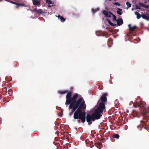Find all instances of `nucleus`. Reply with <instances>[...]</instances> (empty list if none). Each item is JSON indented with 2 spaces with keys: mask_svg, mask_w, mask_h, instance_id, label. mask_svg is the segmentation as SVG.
Masks as SVG:
<instances>
[{
  "mask_svg": "<svg viewBox=\"0 0 149 149\" xmlns=\"http://www.w3.org/2000/svg\"><path fill=\"white\" fill-rule=\"evenodd\" d=\"M107 21H108V23L110 25L112 26H114L115 25L113 23L111 22V21H110V20H108Z\"/></svg>",
  "mask_w": 149,
  "mask_h": 149,
  "instance_id": "9b49d317",
  "label": "nucleus"
},
{
  "mask_svg": "<svg viewBox=\"0 0 149 149\" xmlns=\"http://www.w3.org/2000/svg\"><path fill=\"white\" fill-rule=\"evenodd\" d=\"M99 10V8H97L95 10L94 9H92V10L93 12L95 13V12H96V11H98Z\"/></svg>",
  "mask_w": 149,
  "mask_h": 149,
  "instance_id": "2eb2a0df",
  "label": "nucleus"
},
{
  "mask_svg": "<svg viewBox=\"0 0 149 149\" xmlns=\"http://www.w3.org/2000/svg\"><path fill=\"white\" fill-rule=\"evenodd\" d=\"M122 10L120 8H118L117 11V13L119 14L120 15H121L122 14Z\"/></svg>",
  "mask_w": 149,
  "mask_h": 149,
  "instance_id": "1a4fd4ad",
  "label": "nucleus"
},
{
  "mask_svg": "<svg viewBox=\"0 0 149 149\" xmlns=\"http://www.w3.org/2000/svg\"><path fill=\"white\" fill-rule=\"evenodd\" d=\"M11 2L13 3H14V4H15V3L14 2H13V1H11Z\"/></svg>",
  "mask_w": 149,
  "mask_h": 149,
  "instance_id": "6ab92c4d",
  "label": "nucleus"
},
{
  "mask_svg": "<svg viewBox=\"0 0 149 149\" xmlns=\"http://www.w3.org/2000/svg\"><path fill=\"white\" fill-rule=\"evenodd\" d=\"M58 17L61 22H64L65 21V19L63 17H61L60 16H58Z\"/></svg>",
  "mask_w": 149,
  "mask_h": 149,
  "instance_id": "0eeeda50",
  "label": "nucleus"
},
{
  "mask_svg": "<svg viewBox=\"0 0 149 149\" xmlns=\"http://www.w3.org/2000/svg\"><path fill=\"white\" fill-rule=\"evenodd\" d=\"M102 13L106 17H110L112 16L113 18V20L116 21H117L116 16L111 12H108L107 11L104 10L102 11Z\"/></svg>",
  "mask_w": 149,
  "mask_h": 149,
  "instance_id": "7ed1b4c3",
  "label": "nucleus"
},
{
  "mask_svg": "<svg viewBox=\"0 0 149 149\" xmlns=\"http://www.w3.org/2000/svg\"><path fill=\"white\" fill-rule=\"evenodd\" d=\"M114 4L116 6H119L120 5V4L118 2L115 3Z\"/></svg>",
  "mask_w": 149,
  "mask_h": 149,
  "instance_id": "dca6fc26",
  "label": "nucleus"
},
{
  "mask_svg": "<svg viewBox=\"0 0 149 149\" xmlns=\"http://www.w3.org/2000/svg\"><path fill=\"white\" fill-rule=\"evenodd\" d=\"M52 6H53L52 5V6H51V5H48V6L49 7H51Z\"/></svg>",
  "mask_w": 149,
  "mask_h": 149,
  "instance_id": "aec40b11",
  "label": "nucleus"
},
{
  "mask_svg": "<svg viewBox=\"0 0 149 149\" xmlns=\"http://www.w3.org/2000/svg\"><path fill=\"white\" fill-rule=\"evenodd\" d=\"M119 136L118 134H116L113 137L115 138H116L117 139H118L119 138Z\"/></svg>",
  "mask_w": 149,
  "mask_h": 149,
  "instance_id": "4468645a",
  "label": "nucleus"
},
{
  "mask_svg": "<svg viewBox=\"0 0 149 149\" xmlns=\"http://www.w3.org/2000/svg\"><path fill=\"white\" fill-rule=\"evenodd\" d=\"M19 5L20 6H24V5H22V4H20Z\"/></svg>",
  "mask_w": 149,
  "mask_h": 149,
  "instance_id": "412c9836",
  "label": "nucleus"
},
{
  "mask_svg": "<svg viewBox=\"0 0 149 149\" xmlns=\"http://www.w3.org/2000/svg\"><path fill=\"white\" fill-rule=\"evenodd\" d=\"M46 2L47 3H48V4L49 5L51 4H52L53 3H52V2L50 0H46Z\"/></svg>",
  "mask_w": 149,
  "mask_h": 149,
  "instance_id": "ddd939ff",
  "label": "nucleus"
},
{
  "mask_svg": "<svg viewBox=\"0 0 149 149\" xmlns=\"http://www.w3.org/2000/svg\"><path fill=\"white\" fill-rule=\"evenodd\" d=\"M128 26L130 30L131 31H134L136 28V26H135L131 27L130 24H128Z\"/></svg>",
  "mask_w": 149,
  "mask_h": 149,
  "instance_id": "39448f33",
  "label": "nucleus"
},
{
  "mask_svg": "<svg viewBox=\"0 0 149 149\" xmlns=\"http://www.w3.org/2000/svg\"><path fill=\"white\" fill-rule=\"evenodd\" d=\"M117 25L120 26L123 23V20L122 19H119L117 21Z\"/></svg>",
  "mask_w": 149,
  "mask_h": 149,
  "instance_id": "20e7f679",
  "label": "nucleus"
},
{
  "mask_svg": "<svg viewBox=\"0 0 149 149\" xmlns=\"http://www.w3.org/2000/svg\"><path fill=\"white\" fill-rule=\"evenodd\" d=\"M33 4L34 5L36 6L37 5H40V3L39 1L37 0V1L35 2L34 1L33 3Z\"/></svg>",
  "mask_w": 149,
  "mask_h": 149,
  "instance_id": "6e6552de",
  "label": "nucleus"
},
{
  "mask_svg": "<svg viewBox=\"0 0 149 149\" xmlns=\"http://www.w3.org/2000/svg\"><path fill=\"white\" fill-rule=\"evenodd\" d=\"M38 12L39 13H41V10L40 9L38 11Z\"/></svg>",
  "mask_w": 149,
  "mask_h": 149,
  "instance_id": "f3484780",
  "label": "nucleus"
},
{
  "mask_svg": "<svg viewBox=\"0 0 149 149\" xmlns=\"http://www.w3.org/2000/svg\"><path fill=\"white\" fill-rule=\"evenodd\" d=\"M71 93H68L66 96V102L65 104H70L69 109H72V111L74 112L77 108L75 112L74 118L75 119H79L78 122L80 123L81 121L84 123L86 120L85 112H82L81 109H84L86 105L84 100L82 97L79 98L77 101L76 99L78 97V95L76 94L74 95L72 98H71Z\"/></svg>",
  "mask_w": 149,
  "mask_h": 149,
  "instance_id": "f257e3e1",
  "label": "nucleus"
},
{
  "mask_svg": "<svg viewBox=\"0 0 149 149\" xmlns=\"http://www.w3.org/2000/svg\"><path fill=\"white\" fill-rule=\"evenodd\" d=\"M107 93L104 94L101 97L100 100L98 102L99 105L97 106V108H95L94 111L91 115H87L86 120L88 124H91L92 123L91 121H94L95 120L100 119L103 112H105L104 103L107 101Z\"/></svg>",
  "mask_w": 149,
  "mask_h": 149,
  "instance_id": "f03ea898",
  "label": "nucleus"
},
{
  "mask_svg": "<svg viewBox=\"0 0 149 149\" xmlns=\"http://www.w3.org/2000/svg\"><path fill=\"white\" fill-rule=\"evenodd\" d=\"M126 5L127 6V9L128 8L130 7L131 6V4L128 2H127L126 3Z\"/></svg>",
  "mask_w": 149,
  "mask_h": 149,
  "instance_id": "9d476101",
  "label": "nucleus"
},
{
  "mask_svg": "<svg viewBox=\"0 0 149 149\" xmlns=\"http://www.w3.org/2000/svg\"><path fill=\"white\" fill-rule=\"evenodd\" d=\"M67 92V91H59L58 92V93L61 94H64L66 93Z\"/></svg>",
  "mask_w": 149,
  "mask_h": 149,
  "instance_id": "f8f14e48",
  "label": "nucleus"
},
{
  "mask_svg": "<svg viewBox=\"0 0 149 149\" xmlns=\"http://www.w3.org/2000/svg\"><path fill=\"white\" fill-rule=\"evenodd\" d=\"M135 14L136 15L137 19H139L141 17L140 14L137 12H135Z\"/></svg>",
  "mask_w": 149,
  "mask_h": 149,
  "instance_id": "423d86ee",
  "label": "nucleus"
},
{
  "mask_svg": "<svg viewBox=\"0 0 149 149\" xmlns=\"http://www.w3.org/2000/svg\"><path fill=\"white\" fill-rule=\"evenodd\" d=\"M37 0H32V2H33H33L34 1H37Z\"/></svg>",
  "mask_w": 149,
  "mask_h": 149,
  "instance_id": "a211bd4d",
  "label": "nucleus"
}]
</instances>
